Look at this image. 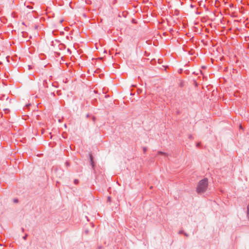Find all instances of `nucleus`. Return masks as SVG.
I'll list each match as a JSON object with an SVG mask.
<instances>
[{
  "instance_id": "obj_1",
  "label": "nucleus",
  "mask_w": 249,
  "mask_h": 249,
  "mask_svg": "<svg viewBox=\"0 0 249 249\" xmlns=\"http://www.w3.org/2000/svg\"><path fill=\"white\" fill-rule=\"evenodd\" d=\"M208 187V180L206 178L200 180L198 184L196 191L198 194L204 192Z\"/></svg>"
},
{
  "instance_id": "obj_2",
  "label": "nucleus",
  "mask_w": 249,
  "mask_h": 249,
  "mask_svg": "<svg viewBox=\"0 0 249 249\" xmlns=\"http://www.w3.org/2000/svg\"><path fill=\"white\" fill-rule=\"evenodd\" d=\"M247 209H248V210H247V215H248V218H249V204L248 206Z\"/></svg>"
},
{
  "instance_id": "obj_3",
  "label": "nucleus",
  "mask_w": 249,
  "mask_h": 249,
  "mask_svg": "<svg viewBox=\"0 0 249 249\" xmlns=\"http://www.w3.org/2000/svg\"><path fill=\"white\" fill-rule=\"evenodd\" d=\"M158 154H161V155H166V154L165 153H164V152H161V151H159L158 152Z\"/></svg>"
},
{
  "instance_id": "obj_4",
  "label": "nucleus",
  "mask_w": 249,
  "mask_h": 249,
  "mask_svg": "<svg viewBox=\"0 0 249 249\" xmlns=\"http://www.w3.org/2000/svg\"><path fill=\"white\" fill-rule=\"evenodd\" d=\"M74 182L75 184H77L78 183V180L77 179H75L74 180Z\"/></svg>"
},
{
  "instance_id": "obj_5",
  "label": "nucleus",
  "mask_w": 249,
  "mask_h": 249,
  "mask_svg": "<svg viewBox=\"0 0 249 249\" xmlns=\"http://www.w3.org/2000/svg\"><path fill=\"white\" fill-rule=\"evenodd\" d=\"M14 202L15 203H17V202H18V199H15L14 200Z\"/></svg>"
},
{
  "instance_id": "obj_6",
  "label": "nucleus",
  "mask_w": 249,
  "mask_h": 249,
  "mask_svg": "<svg viewBox=\"0 0 249 249\" xmlns=\"http://www.w3.org/2000/svg\"><path fill=\"white\" fill-rule=\"evenodd\" d=\"M143 151H144V152H145V151H146V147H144V148H143Z\"/></svg>"
},
{
  "instance_id": "obj_7",
  "label": "nucleus",
  "mask_w": 249,
  "mask_h": 249,
  "mask_svg": "<svg viewBox=\"0 0 249 249\" xmlns=\"http://www.w3.org/2000/svg\"><path fill=\"white\" fill-rule=\"evenodd\" d=\"M199 145H200V143H198L197 144V146H198H198H199Z\"/></svg>"
},
{
  "instance_id": "obj_8",
  "label": "nucleus",
  "mask_w": 249,
  "mask_h": 249,
  "mask_svg": "<svg viewBox=\"0 0 249 249\" xmlns=\"http://www.w3.org/2000/svg\"><path fill=\"white\" fill-rule=\"evenodd\" d=\"M240 128H242V125H240Z\"/></svg>"
}]
</instances>
